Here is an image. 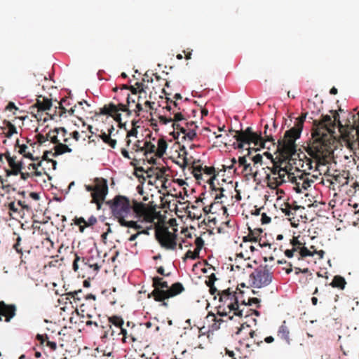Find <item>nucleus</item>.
I'll use <instances>...</instances> for the list:
<instances>
[{"label":"nucleus","instance_id":"nucleus-1","mask_svg":"<svg viewBox=\"0 0 359 359\" xmlns=\"http://www.w3.org/2000/svg\"><path fill=\"white\" fill-rule=\"evenodd\" d=\"M111 210L113 216L117 219L121 226L139 229L142 226L138 222H144L150 224L154 219H160V212L156 211L155 206L138 202L124 196H116L112 200L106 201Z\"/></svg>","mask_w":359,"mask_h":359},{"label":"nucleus","instance_id":"nucleus-2","mask_svg":"<svg viewBox=\"0 0 359 359\" xmlns=\"http://www.w3.org/2000/svg\"><path fill=\"white\" fill-rule=\"evenodd\" d=\"M312 139L313 142L308 144L306 151L315 160L316 167L325 165L330 163L332 158V137L314 136V133H312Z\"/></svg>","mask_w":359,"mask_h":359},{"label":"nucleus","instance_id":"nucleus-3","mask_svg":"<svg viewBox=\"0 0 359 359\" xmlns=\"http://www.w3.org/2000/svg\"><path fill=\"white\" fill-rule=\"evenodd\" d=\"M306 114H302L296 119L294 126L285 133L283 138L278 140L277 150L283 156L288 158L295 154V141L300 137Z\"/></svg>","mask_w":359,"mask_h":359},{"label":"nucleus","instance_id":"nucleus-4","mask_svg":"<svg viewBox=\"0 0 359 359\" xmlns=\"http://www.w3.org/2000/svg\"><path fill=\"white\" fill-rule=\"evenodd\" d=\"M269 126L266 124L264 126V136H262L261 133H257L252 131L251 127H248L245 130H234L233 129L229 130V133H234L233 137L238 142V148H243L244 144H250L253 143L255 146L259 147L261 148L266 147V143L271 142L273 145L275 140L273 137L272 133L268 132Z\"/></svg>","mask_w":359,"mask_h":359},{"label":"nucleus","instance_id":"nucleus-5","mask_svg":"<svg viewBox=\"0 0 359 359\" xmlns=\"http://www.w3.org/2000/svg\"><path fill=\"white\" fill-rule=\"evenodd\" d=\"M155 238L161 246L166 250H175L177 245V229H173L174 232L169 231L168 227L161 226L159 222L154 221Z\"/></svg>","mask_w":359,"mask_h":359},{"label":"nucleus","instance_id":"nucleus-6","mask_svg":"<svg viewBox=\"0 0 359 359\" xmlns=\"http://www.w3.org/2000/svg\"><path fill=\"white\" fill-rule=\"evenodd\" d=\"M114 100H117V103L110 102L107 104H104L102 108L100 109V114L102 115H107L112 117L115 121L119 123L121 127V114L120 111L127 112V114L130 116L131 114L130 110L128 109V104L130 102V97L129 93H126L127 104H124L120 102V99L118 97H115Z\"/></svg>","mask_w":359,"mask_h":359},{"label":"nucleus","instance_id":"nucleus-7","mask_svg":"<svg viewBox=\"0 0 359 359\" xmlns=\"http://www.w3.org/2000/svg\"><path fill=\"white\" fill-rule=\"evenodd\" d=\"M333 114V120L334 121V127L337 125L339 131L341 133L347 136L351 135L354 137L355 135H352V133H359V111L356 114L348 113V117L347 118L344 124L340 121L339 114L337 111H331Z\"/></svg>","mask_w":359,"mask_h":359},{"label":"nucleus","instance_id":"nucleus-8","mask_svg":"<svg viewBox=\"0 0 359 359\" xmlns=\"http://www.w3.org/2000/svg\"><path fill=\"white\" fill-rule=\"evenodd\" d=\"M85 188L86 191L91 192V203H95L97 209L100 210L108 193L107 180L102 178H95L94 185H85Z\"/></svg>","mask_w":359,"mask_h":359},{"label":"nucleus","instance_id":"nucleus-9","mask_svg":"<svg viewBox=\"0 0 359 359\" xmlns=\"http://www.w3.org/2000/svg\"><path fill=\"white\" fill-rule=\"evenodd\" d=\"M272 166H267L266 169L269 170V172H266V180H267L270 187H278L285 182V177L287 175V170L285 168L281 167L282 162H275L273 159L271 161Z\"/></svg>","mask_w":359,"mask_h":359},{"label":"nucleus","instance_id":"nucleus-10","mask_svg":"<svg viewBox=\"0 0 359 359\" xmlns=\"http://www.w3.org/2000/svg\"><path fill=\"white\" fill-rule=\"evenodd\" d=\"M273 278V273L267 266H259L250 275L251 285L254 287L262 288L269 285Z\"/></svg>","mask_w":359,"mask_h":359},{"label":"nucleus","instance_id":"nucleus-11","mask_svg":"<svg viewBox=\"0 0 359 359\" xmlns=\"http://www.w3.org/2000/svg\"><path fill=\"white\" fill-rule=\"evenodd\" d=\"M313 128L312 133L314 136H325L332 137V133L334 129V121L330 115H323L320 121L315 120L313 121Z\"/></svg>","mask_w":359,"mask_h":359},{"label":"nucleus","instance_id":"nucleus-12","mask_svg":"<svg viewBox=\"0 0 359 359\" xmlns=\"http://www.w3.org/2000/svg\"><path fill=\"white\" fill-rule=\"evenodd\" d=\"M5 158L9 165V169H6V177L18 175L24 169L22 157L17 155L11 156L9 152L5 153Z\"/></svg>","mask_w":359,"mask_h":359},{"label":"nucleus","instance_id":"nucleus-13","mask_svg":"<svg viewBox=\"0 0 359 359\" xmlns=\"http://www.w3.org/2000/svg\"><path fill=\"white\" fill-rule=\"evenodd\" d=\"M184 290V287L182 283H175L170 287H168V290H165V292H161L157 290L155 293L158 294L157 299L159 300V302H162L161 305L166 307L168 306V302H165L166 299L180 294Z\"/></svg>","mask_w":359,"mask_h":359},{"label":"nucleus","instance_id":"nucleus-14","mask_svg":"<svg viewBox=\"0 0 359 359\" xmlns=\"http://www.w3.org/2000/svg\"><path fill=\"white\" fill-rule=\"evenodd\" d=\"M236 308V301L227 300L219 303L217 306V315L222 317H228L229 320H231L233 318V311Z\"/></svg>","mask_w":359,"mask_h":359},{"label":"nucleus","instance_id":"nucleus-15","mask_svg":"<svg viewBox=\"0 0 359 359\" xmlns=\"http://www.w3.org/2000/svg\"><path fill=\"white\" fill-rule=\"evenodd\" d=\"M152 286L154 287L153 291L148 294V297H153L154 299L156 302H159L158 299H157V296L158 294H156V291L158 290L161 292H165V290H168V284L167 281L163 280V278L156 276L152 278Z\"/></svg>","mask_w":359,"mask_h":359},{"label":"nucleus","instance_id":"nucleus-16","mask_svg":"<svg viewBox=\"0 0 359 359\" xmlns=\"http://www.w3.org/2000/svg\"><path fill=\"white\" fill-rule=\"evenodd\" d=\"M16 307L14 304H6L4 302L0 301V321L5 318L6 322L10 320L15 316Z\"/></svg>","mask_w":359,"mask_h":359},{"label":"nucleus","instance_id":"nucleus-17","mask_svg":"<svg viewBox=\"0 0 359 359\" xmlns=\"http://www.w3.org/2000/svg\"><path fill=\"white\" fill-rule=\"evenodd\" d=\"M255 315L256 316H259V312L255 309L249 308V305L243 304L242 306L236 307L235 311H233V316H238L239 318H247L250 316Z\"/></svg>","mask_w":359,"mask_h":359},{"label":"nucleus","instance_id":"nucleus-18","mask_svg":"<svg viewBox=\"0 0 359 359\" xmlns=\"http://www.w3.org/2000/svg\"><path fill=\"white\" fill-rule=\"evenodd\" d=\"M84 293L81 289L71 291L69 292H67L65 294L67 297V299H73V303L76 304V306H80L82 308L84 306V304L82 302V301L84 299ZM72 304V302H70Z\"/></svg>","mask_w":359,"mask_h":359},{"label":"nucleus","instance_id":"nucleus-19","mask_svg":"<svg viewBox=\"0 0 359 359\" xmlns=\"http://www.w3.org/2000/svg\"><path fill=\"white\" fill-rule=\"evenodd\" d=\"M277 336L279 339L284 341L286 344L290 345L292 339L290 337V328L287 325L285 320H284L282 325L278 327Z\"/></svg>","mask_w":359,"mask_h":359},{"label":"nucleus","instance_id":"nucleus-20","mask_svg":"<svg viewBox=\"0 0 359 359\" xmlns=\"http://www.w3.org/2000/svg\"><path fill=\"white\" fill-rule=\"evenodd\" d=\"M154 220L155 219H154L153 222L150 224H146L144 222H138L139 224L142 226V228L136 229L137 232L136 233L131 235L130 237L128 238V241L131 242L135 241L137 236L142 233L149 235V231L154 229Z\"/></svg>","mask_w":359,"mask_h":359},{"label":"nucleus","instance_id":"nucleus-21","mask_svg":"<svg viewBox=\"0 0 359 359\" xmlns=\"http://www.w3.org/2000/svg\"><path fill=\"white\" fill-rule=\"evenodd\" d=\"M114 130V128L111 126V128L108 129V133L102 132L101 134L98 135V137L101 138L105 144H107L113 149L115 148L116 145V140L111 137V135Z\"/></svg>","mask_w":359,"mask_h":359},{"label":"nucleus","instance_id":"nucleus-22","mask_svg":"<svg viewBox=\"0 0 359 359\" xmlns=\"http://www.w3.org/2000/svg\"><path fill=\"white\" fill-rule=\"evenodd\" d=\"M34 106L38 108V111H43L50 109L52 102L51 100L41 96L36 100Z\"/></svg>","mask_w":359,"mask_h":359},{"label":"nucleus","instance_id":"nucleus-23","mask_svg":"<svg viewBox=\"0 0 359 359\" xmlns=\"http://www.w3.org/2000/svg\"><path fill=\"white\" fill-rule=\"evenodd\" d=\"M219 302L222 303L226 302L227 300L233 301L235 300V291L228 288L218 292Z\"/></svg>","mask_w":359,"mask_h":359},{"label":"nucleus","instance_id":"nucleus-24","mask_svg":"<svg viewBox=\"0 0 359 359\" xmlns=\"http://www.w3.org/2000/svg\"><path fill=\"white\" fill-rule=\"evenodd\" d=\"M312 180H309L308 178L300 177L295 182L294 189L297 193H302L304 190H306L310 186Z\"/></svg>","mask_w":359,"mask_h":359},{"label":"nucleus","instance_id":"nucleus-25","mask_svg":"<svg viewBox=\"0 0 359 359\" xmlns=\"http://www.w3.org/2000/svg\"><path fill=\"white\" fill-rule=\"evenodd\" d=\"M299 208V206H295L294 208H292L290 205L288 203L285 205V208H283L282 210L285 213V215L288 217H291L289 218V220L291 222V224L294 227H297V224H296L294 222L296 220H294V214L296 212V210Z\"/></svg>","mask_w":359,"mask_h":359},{"label":"nucleus","instance_id":"nucleus-26","mask_svg":"<svg viewBox=\"0 0 359 359\" xmlns=\"http://www.w3.org/2000/svg\"><path fill=\"white\" fill-rule=\"evenodd\" d=\"M54 151L53 156H57L65 153H71L72 149L69 147V144L60 142L54 147Z\"/></svg>","mask_w":359,"mask_h":359},{"label":"nucleus","instance_id":"nucleus-27","mask_svg":"<svg viewBox=\"0 0 359 359\" xmlns=\"http://www.w3.org/2000/svg\"><path fill=\"white\" fill-rule=\"evenodd\" d=\"M216 179V175H214L213 176H212L208 180V184L210 185V189L212 190V191H215V192H217V191H219V194H215V200H218V199H220L222 198V197L224 196V195L223 194V192L224 191V189L222 187L220 188H216L215 185V180Z\"/></svg>","mask_w":359,"mask_h":359},{"label":"nucleus","instance_id":"nucleus-28","mask_svg":"<svg viewBox=\"0 0 359 359\" xmlns=\"http://www.w3.org/2000/svg\"><path fill=\"white\" fill-rule=\"evenodd\" d=\"M206 318L209 322H212V324L210 325L212 330H217L219 329L222 323L224 322V320L217 318L213 313H208Z\"/></svg>","mask_w":359,"mask_h":359},{"label":"nucleus","instance_id":"nucleus-29","mask_svg":"<svg viewBox=\"0 0 359 359\" xmlns=\"http://www.w3.org/2000/svg\"><path fill=\"white\" fill-rule=\"evenodd\" d=\"M36 339L40 341L41 344L46 343L47 346H49L51 351H55L57 348V344L54 341H51L49 340V338L47 334H39L36 335Z\"/></svg>","mask_w":359,"mask_h":359},{"label":"nucleus","instance_id":"nucleus-30","mask_svg":"<svg viewBox=\"0 0 359 359\" xmlns=\"http://www.w3.org/2000/svg\"><path fill=\"white\" fill-rule=\"evenodd\" d=\"M97 218L95 216L90 217L88 221H86L83 217H75L74 219V222L76 225L85 224L87 225L88 227L95 225L97 223Z\"/></svg>","mask_w":359,"mask_h":359},{"label":"nucleus","instance_id":"nucleus-31","mask_svg":"<svg viewBox=\"0 0 359 359\" xmlns=\"http://www.w3.org/2000/svg\"><path fill=\"white\" fill-rule=\"evenodd\" d=\"M235 299L236 307L242 306L243 304H247V298L244 296V291L241 290L238 287L235 291Z\"/></svg>","mask_w":359,"mask_h":359},{"label":"nucleus","instance_id":"nucleus-32","mask_svg":"<svg viewBox=\"0 0 359 359\" xmlns=\"http://www.w3.org/2000/svg\"><path fill=\"white\" fill-rule=\"evenodd\" d=\"M168 144L163 138H160L158 140V147H156V156L161 158L165 153Z\"/></svg>","mask_w":359,"mask_h":359},{"label":"nucleus","instance_id":"nucleus-33","mask_svg":"<svg viewBox=\"0 0 359 359\" xmlns=\"http://www.w3.org/2000/svg\"><path fill=\"white\" fill-rule=\"evenodd\" d=\"M346 282L342 276H335L330 284L332 287H338L339 289L343 290L345 287Z\"/></svg>","mask_w":359,"mask_h":359},{"label":"nucleus","instance_id":"nucleus-34","mask_svg":"<svg viewBox=\"0 0 359 359\" xmlns=\"http://www.w3.org/2000/svg\"><path fill=\"white\" fill-rule=\"evenodd\" d=\"M172 128L174 131L170 134L172 135L175 139H177L180 133L183 134L185 133L183 123L173 122Z\"/></svg>","mask_w":359,"mask_h":359},{"label":"nucleus","instance_id":"nucleus-35","mask_svg":"<svg viewBox=\"0 0 359 359\" xmlns=\"http://www.w3.org/2000/svg\"><path fill=\"white\" fill-rule=\"evenodd\" d=\"M140 151H144V155H147V154H156V146L150 141H145L142 147H140Z\"/></svg>","mask_w":359,"mask_h":359},{"label":"nucleus","instance_id":"nucleus-36","mask_svg":"<svg viewBox=\"0 0 359 359\" xmlns=\"http://www.w3.org/2000/svg\"><path fill=\"white\" fill-rule=\"evenodd\" d=\"M109 322L114 325L117 329H118L119 332L121 331V328L124 324V321L122 318L117 316H112L109 318Z\"/></svg>","mask_w":359,"mask_h":359},{"label":"nucleus","instance_id":"nucleus-37","mask_svg":"<svg viewBox=\"0 0 359 359\" xmlns=\"http://www.w3.org/2000/svg\"><path fill=\"white\" fill-rule=\"evenodd\" d=\"M4 124L8 128L7 132L5 133V136L7 138H11L13 134L17 133L16 127L10 121L4 120Z\"/></svg>","mask_w":359,"mask_h":359},{"label":"nucleus","instance_id":"nucleus-38","mask_svg":"<svg viewBox=\"0 0 359 359\" xmlns=\"http://www.w3.org/2000/svg\"><path fill=\"white\" fill-rule=\"evenodd\" d=\"M137 330L138 328L135 325H133L130 329V342H140L142 341V337L137 334Z\"/></svg>","mask_w":359,"mask_h":359},{"label":"nucleus","instance_id":"nucleus-39","mask_svg":"<svg viewBox=\"0 0 359 359\" xmlns=\"http://www.w3.org/2000/svg\"><path fill=\"white\" fill-rule=\"evenodd\" d=\"M59 135L57 130H50L48 133V137H49L50 141L55 145L61 142V138H59Z\"/></svg>","mask_w":359,"mask_h":359},{"label":"nucleus","instance_id":"nucleus-40","mask_svg":"<svg viewBox=\"0 0 359 359\" xmlns=\"http://www.w3.org/2000/svg\"><path fill=\"white\" fill-rule=\"evenodd\" d=\"M262 230L261 229H255L252 230L249 228L248 237H251V240L253 242H257L259 238L262 236Z\"/></svg>","mask_w":359,"mask_h":359},{"label":"nucleus","instance_id":"nucleus-41","mask_svg":"<svg viewBox=\"0 0 359 359\" xmlns=\"http://www.w3.org/2000/svg\"><path fill=\"white\" fill-rule=\"evenodd\" d=\"M203 168L201 165H193V171L192 173L196 180L202 179V171L203 172Z\"/></svg>","mask_w":359,"mask_h":359},{"label":"nucleus","instance_id":"nucleus-42","mask_svg":"<svg viewBox=\"0 0 359 359\" xmlns=\"http://www.w3.org/2000/svg\"><path fill=\"white\" fill-rule=\"evenodd\" d=\"M196 130H194V127L191 128V129H189V131H186L184 133H183L182 139L187 140L188 139L190 141L194 140V139L196 136Z\"/></svg>","mask_w":359,"mask_h":359},{"label":"nucleus","instance_id":"nucleus-43","mask_svg":"<svg viewBox=\"0 0 359 359\" xmlns=\"http://www.w3.org/2000/svg\"><path fill=\"white\" fill-rule=\"evenodd\" d=\"M41 162H42V161L41 160V161H39V162L37 163H30L28 165L27 169L30 170V167H32V170H34V175L36 177L41 176L42 172L38 170L39 167H40L41 165Z\"/></svg>","mask_w":359,"mask_h":359},{"label":"nucleus","instance_id":"nucleus-44","mask_svg":"<svg viewBox=\"0 0 359 359\" xmlns=\"http://www.w3.org/2000/svg\"><path fill=\"white\" fill-rule=\"evenodd\" d=\"M299 259L306 257H313L314 255V252L309 250L307 248L303 246L299 250Z\"/></svg>","mask_w":359,"mask_h":359},{"label":"nucleus","instance_id":"nucleus-45","mask_svg":"<svg viewBox=\"0 0 359 359\" xmlns=\"http://www.w3.org/2000/svg\"><path fill=\"white\" fill-rule=\"evenodd\" d=\"M290 244L292 246V249H295L297 252L299 251L304 245V243H302L299 241L297 237H293L292 239L290 240Z\"/></svg>","mask_w":359,"mask_h":359},{"label":"nucleus","instance_id":"nucleus-46","mask_svg":"<svg viewBox=\"0 0 359 359\" xmlns=\"http://www.w3.org/2000/svg\"><path fill=\"white\" fill-rule=\"evenodd\" d=\"M199 251H197L196 249L194 251L188 250L184 257V259H196L199 257Z\"/></svg>","mask_w":359,"mask_h":359},{"label":"nucleus","instance_id":"nucleus-47","mask_svg":"<svg viewBox=\"0 0 359 359\" xmlns=\"http://www.w3.org/2000/svg\"><path fill=\"white\" fill-rule=\"evenodd\" d=\"M135 85L137 86V88H135L134 86H130L128 88L130 90L133 94L136 95L137 93H141L142 92H144L143 83L137 82Z\"/></svg>","mask_w":359,"mask_h":359},{"label":"nucleus","instance_id":"nucleus-48","mask_svg":"<svg viewBox=\"0 0 359 359\" xmlns=\"http://www.w3.org/2000/svg\"><path fill=\"white\" fill-rule=\"evenodd\" d=\"M118 334H122V342L127 343L130 342V332L127 330L126 328H121V331L118 332Z\"/></svg>","mask_w":359,"mask_h":359},{"label":"nucleus","instance_id":"nucleus-49","mask_svg":"<svg viewBox=\"0 0 359 359\" xmlns=\"http://www.w3.org/2000/svg\"><path fill=\"white\" fill-rule=\"evenodd\" d=\"M243 172H245L248 175H253L254 177L257 175V171H254L253 168L249 163H247V164L243 166Z\"/></svg>","mask_w":359,"mask_h":359},{"label":"nucleus","instance_id":"nucleus-50","mask_svg":"<svg viewBox=\"0 0 359 359\" xmlns=\"http://www.w3.org/2000/svg\"><path fill=\"white\" fill-rule=\"evenodd\" d=\"M173 114H174V117L172 118V122L181 123L182 121H184L186 120L184 116V115L182 114V112L173 111Z\"/></svg>","mask_w":359,"mask_h":359},{"label":"nucleus","instance_id":"nucleus-51","mask_svg":"<svg viewBox=\"0 0 359 359\" xmlns=\"http://www.w3.org/2000/svg\"><path fill=\"white\" fill-rule=\"evenodd\" d=\"M247 304L249 306L256 305L257 308L260 307V299L256 297H247Z\"/></svg>","mask_w":359,"mask_h":359},{"label":"nucleus","instance_id":"nucleus-52","mask_svg":"<svg viewBox=\"0 0 359 359\" xmlns=\"http://www.w3.org/2000/svg\"><path fill=\"white\" fill-rule=\"evenodd\" d=\"M53 152L51 151H44L43 153V155L42 156V160L41 161H50L53 163V168L55 169V166L57 165V162L55 161H53L52 159H49L48 158V155L50 154L53 156Z\"/></svg>","mask_w":359,"mask_h":359},{"label":"nucleus","instance_id":"nucleus-53","mask_svg":"<svg viewBox=\"0 0 359 359\" xmlns=\"http://www.w3.org/2000/svg\"><path fill=\"white\" fill-rule=\"evenodd\" d=\"M194 243L196 245V250L197 251H201L204 245V241L201 237H197L195 239Z\"/></svg>","mask_w":359,"mask_h":359},{"label":"nucleus","instance_id":"nucleus-54","mask_svg":"<svg viewBox=\"0 0 359 359\" xmlns=\"http://www.w3.org/2000/svg\"><path fill=\"white\" fill-rule=\"evenodd\" d=\"M251 154V151H250V149H248V154L243 156H240L238 158V164L240 166H244L245 164H247V160H246V157L247 156H249Z\"/></svg>","mask_w":359,"mask_h":359},{"label":"nucleus","instance_id":"nucleus-55","mask_svg":"<svg viewBox=\"0 0 359 359\" xmlns=\"http://www.w3.org/2000/svg\"><path fill=\"white\" fill-rule=\"evenodd\" d=\"M36 139L39 144H42L46 141L50 140L49 137H48V133L46 135L38 134L36 135Z\"/></svg>","mask_w":359,"mask_h":359},{"label":"nucleus","instance_id":"nucleus-56","mask_svg":"<svg viewBox=\"0 0 359 359\" xmlns=\"http://www.w3.org/2000/svg\"><path fill=\"white\" fill-rule=\"evenodd\" d=\"M21 237L18 235L16 238L15 243L13 245L14 249L17 251V252L22 254V248L20 246Z\"/></svg>","mask_w":359,"mask_h":359},{"label":"nucleus","instance_id":"nucleus-57","mask_svg":"<svg viewBox=\"0 0 359 359\" xmlns=\"http://www.w3.org/2000/svg\"><path fill=\"white\" fill-rule=\"evenodd\" d=\"M19 174L20 175L21 179L23 180H27L28 178L35 176L34 172H23L22 170H21V172H20Z\"/></svg>","mask_w":359,"mask_h":359},{"label":"nucleus","instance_id":"nucleus-58","mask_svg":"<svg viewBox=\"0 0 359 359\" xmlns=\"http://www.w3.org/2000/svg\"><path fill=\"white\" fill-rule=\"evenodd\" d=\"M183 125L184 126V130H185V132L186 131H189V129L191 128H194V130H196V128H198V126H196V123L194 121H189V122H184L183 123Z\"/></svg>","mask_w":359,"mask_h":359},{"label":"nucleus","instance_id":"nucleus-59","mask_svg":"<svg viewBox=\"0 0 359 359\" xmlns=\"http://www.w3.org/2000/svg\"><path fill=\"white\" fill-rule=\"evenodd\" d=\"M217 280L215 273H212L208 276V279L205 280L206 285H215V282Z\"/></svg>","mask_w":359,"mask_h":359},{"label":"nucleus","instance_id":"nucleus-60","mask_svg":"<svg viewBox=\"0 0 359 359\" xmlns=\"http://www.w3.org/2000/svg\"><path fill=\"white\" fill-rule=\"evenodd\" d=\"M257 242L259 243V246L261 248L266 246L271 248V243L266 242L264 239H263V236H262Z\"/></svg>","mask_w":359,"mask_h":359},{"label":"nucleus","instance_id":"nucleus-61","mask_svg":"<svg viewBox=\"0 0 359 359\" xmlns=\"http://www.w3.org/2000/svg\"><path fill=\"white\" fill-rule=\"evenodd\" d=\"M215 170L214 167H208V166H204L203 168V172L208 175H215Z\"/></svg>","mask_w":359,"mask_h":359},{"label":"nucleus","instance_id":"nucleus-62","mask_svg":"<svg viewBox=\"0 0 359 359\" xmlns=\"http://www.w3.org/2000/svg\"><path fill=\"white\" fill-rule=\"evenodd\" d=\"M18 109V108L12 102H10L6 107V110L13 111V114H15V111H16Z\"/></svg>","mask_w":359,"mask_h":359},{"label":"nucleus","instance_id":"nucleus-63","mask_svg":"<svg viewBox=\"0 0 359 359\" xmlns=\"http://www.w3.org/2000/svg\"><path fill=\"white\" fill-rule=\"evenodd\" d=\"M262 156L259 154H256L252 158V161L254 162V164H258L262 163Z\"/></svg>","mask_w":359,"mask_h":359},{"label":"nucleus","instance_id":"nucleus-64","mask_svg":"<svg viewBox=\"0 0 359 359\" xmlns=\"http://www.w3.org/2000/svg\"><path fill=\"white\" fill-rule=\"evenodd\" d=\"M53 130H57L58 134L60 135V137H65L67 135V130L63 127L55 128Z\"/></svg>","mask_w":359,"mask_h":359}]
</instances>
